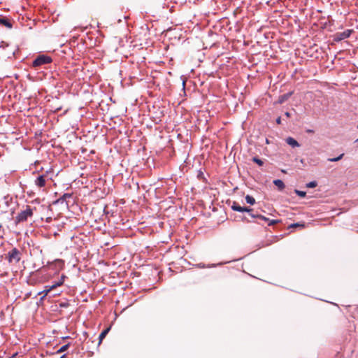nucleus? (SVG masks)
Masks as SVG:
<instances>
[{
  "mask_svg": "<svg viewBox=\"0 0 358 358\" xmlns=\"http://www.w3.org/2000/svg\"><path fill=\"white\" fill-rule=\"evenodd\" d=\"M20 252L15 248H13L8 253L7 259L9 263H17L20 262Z\"/></svg>",
  "mask_w": 358,
  "mask_h": 358,
  "instance_id": "obj_4",
  "label": "nucleus"
},
{
  "mask_svg": "<svg viewBox=\"0 0 358 358\" xmlns=\"http://www.w3.org/2000/svg\"><path fill=\"white\" fill-rule=\"evenodd\" d=\"M182 90H185V82L182 83Z\"/></svg>",
  "mask_w": 358,
  "mask_h": 358,
  "instance_id": "obj_38",
  "label": "nucleus"
},
{
  "mask_svg": "<svg viewBox=\"0 0 358 358\" xmlns=\"http://www.w3.org/2000/svg\"><path fill=\"white\" fill-rule=\"evenodd\" d=\"M109 331V329H104L99 335V344H100L103 339L106 337V336L107 335V334L108 333Z\"/></svg>",
  "mask_w": 358,
  "mask_h": 358,
  "instance_id": "obj_14",
  "label": "nucleus"
},
{
  "mask_svg": "<svg viewBox=\"0 0 358 358\" xmlns=\"http://www.w3.org/2000/svg\"><path fill=\"white\" fill-rule=\"evenodd\" d=\"M50 235H52V233L50 231H48V234H46V237L50 236Z\"/></svg>",
  "mask_w": 358,
  "mask_h": 358,
  "instance_id": "obj_35",
  "label": "nucleus"
},
{
  "mask_svg": "<svg viewBox=\"0 0 358 358\" xmlns=\"http://www.w3.org/2000/svg\"><path fill=\"white\" fill-rule=\"evenodd\" d=\"M45 353H46V355H54V352H49V351L48 350H46Z\"/></svg>",
  "mask_w": 358,
  "mask_h": 358,
  "instance_id": "obj_31",
  "label": "nucleus"
},
{
  "mask_svg": "<svg viewBox=\"0 0 358 358\" xmlns=\"http://www.w3.org/2000/svg\"><path fill=\"white\" fill-rule=\"evenodd\" d=\"M36 183L39 187L45 186V178H44V176L43 175L39 176L37 178L36 180Z\"/></svg>",
  "mask_w": 358,
  "mask_h": 358,
  "instance_id": "obj_13",
  "label": "nucleus"
},
{
  "mask_svg": "<svg viewBox=\"0 0 358 358\" xmlns=\"http://www.w3.org/2000/svg\"><path fill=\"white\" fill-rule=\"evenodd\" d=\"M294 192L299 196L301 197H305L306 195V192H303V191H301V190H298V189H295L294 190Z\"/></svg>",
  "mask_w": 358,
  "mask_h": 358,
  "instance_id": "obj_20",
  "label": "nucleus"
},
{
  "mask_svg": "<svg viewBox=\"0 0 358 358\" xmlns=\"http://www.w3.org/2000/svg\"><path fill=\"white\" fill-rule=\"evenodd\" d=\"M344 156V154L342 153L338 157H334V158H329L327 160L329 162H338L339 160H341Z\"/></svg>",
  "mask_w": 358,
  "mask_h": 358,
  "instance_id": "obj_17",
  "label": "nucleus"
},
{
  "mask_svg": "<svg viewBox=\"0 0 358 358\" xmlns=\"http://www.w3.org/2000/svg\"><path fill=\"white\" fill-rule=\"evenodd\" d=\"M203 176V173L201 171H199V173L198 174V178H202Z\"/></svg>",
  "mask_w": 358,
  "mask_h": 358,
  "instance_id": "obj_28",
  "label": "nucleus"
},
{
  "mask_svg": "<svg viewBox=\"0 0 358 358\" xmlns=\"http://www.w3.org/2000/svg\"><path fill=\"white\" fill-rule=\"evenodd\" d=\"M357 129H358V125H357Z\"/></svg>",
  "mask_w": 358,
  "mask_h": 358,
  "instance_id": "obj_45",
  "label": "nucleus"
},
{
  "mask_svg": "<svg viewBox=\"0 0 358 358\" xmlns=\"http://www.w3.org/2000/svg\"><path fill=\"white\" fill-rule=\"evenodd\" d=\"M197 266H198L199 268H205V267H206L205 264H203V263H200V264H197Z\"/></svg>",
  "mask_w": 358,
  "mask_h": 358,
  "instance_id": "obj_25",
  "label": "nucleus"
},
{
  "mask_svg": "<svg viewBox=\"0 0 358 358\" xmlns=\"http://www.w3.org/2000/svg\"><path fill=\"white\" fill-rule=\"evenodd\" d=\"M252 162L257 164L260 166L264 165V162L262 159H260L259 158H258L257 157H252Z\"/></svg>",
  "mask_w": 358,
  "mask_h": 358,
  "instance_id": "obj_16",
  "label": "nucleus"
},
{
  "mask_svg": "<svg viewBox=\"0 0 358 358\" xmlns=\"http://www.w3.org/2000/svg\"><path fill=\"white\" fill-rule=\"evenodd\" d=\"M1 228H2V225H1V224H0V230L1 229Z\"/></svg>",
  "mask_w": 358,
  "mask_h": 358,
  "instance_id": "obj_43",
  "label": "nucleus"
},
{
  "mask_svg": "<svg viewBox=\"0 0 358 358\" xmlns=\"http://www.w3.org/2000/svg\"><path fill=\"white\" fill-rule=\"evenodd\" d=\"M2 21L3 22V23H4L5 24H6V25H9V26H10V24H9L8 22H6V20H3Z\"/></svg>",
  "mask_w": 358,
  "mask_h": 358,
  "instance_id": "obj_34",
  "label": "nucleus"
},
{
  "mask_svg": "<svg viewBox=\"0 0 358 358\" xmlns=\"http://www.w3.org/2000/svg\"><path fill=\"white\" fill-rule=\"evenodd\" d=\"M308 132H309V133H313V130H308Z\"/></svg>",
  "mask_w": 358,
  "mask_h": 358,
  "instance_id": "obj_41",
  "label": "nucleus"
},
{
  "mask_svg": "<svg viewBox=\"0 0 358 358\" xmlns=\"http://www.w3.org/2000/svg\"><path fill=\"white\" fill-rule=\"evenodd\" d=\"M66 355H63L62 356H61L59 358H66Z\"/></svg>",
  "mask_w": 358,
  "mask_h": 358,
  "instance_id": "obj_37",
  "label": "nucleus"
},
{
  "mask_svg": "<svg viewBox=\"0 0 358 358\" xmlns=\"http://www.w3.org/2000/svg\"><path fill=\"white\" fill-rule=\"evenodd\" d=\"M273 184L276 187H278V189L280 190V191L284 189V188L285 187V185L284 182L281 180H279V179L274 180H273Z\"/></svg>",
  "mask_w": 358,
  "mask_h": 358,
  "instance_id": "obj_12",
  "label": "nucleus"
},
{
  "mask_svg": "<svg viewBox=\"0 0 358 358\" xmlns=\"http://www.w3.org/2000/svg\"><path fill=\"white\" fill-rule=\"evenodd\" d=\"M66 196H68V197H71V195H70V194H64V197H66Z\"/></svg>",
  "mask_w": 358,
  "mask_h": 358,
  "instance_id": "obj_36",
  "label": "nucleus"
},
{
  "mask_svg": "<svg viewBox=\"0 0 358 358\" xmlns=\"http://www.w3.org/2000/svg\"><path fill=\"white\" fill-rule=\"evenodd\" d=\"M285 116H286L287 117H291V114H290V113H289V112H285Z\"/></svg>",
  "mask_w": 358,
  "mask_h": 358,
  "instance_id": "obj_30",
  "label": "nucleus"
},
{
  "mask_svg": "<svg viewBox=\"0 0 358 358\" xmlns=\"http://www.w3.org/2000/svg\"><path fill=\"white\" fill-rule=\"evenodd\" d=\"M44 297H45V295L42 296L41 297V301H43Z\"/></svg>",
  "mask_w": 358,
  "mask_h": 358,
  "instance_id": "obj_39",
  "label": "nucleus"
},
{
  "mask_svg": "<svg viewBox=\"0 0 358 358\" xmlns=\"http://www.w3.org/2000/svg\"><path fill=\"white\" fill-rule=\"evenodd\" d=\"M69 347V344H66L61 347L59 350H57V353H61L66 351Z\"/></svg>",
  "mask_w": 358,
  "mask_h": 358,
  "instance_id": "obj_19",
  "label": "nucleus"
},
{
  "mask_svg": "<svg viewBox=\"0 0 358 358\" xmlns=\"http://www.w3.org/2000/svg\"><path fill=\"white\" fill-rule=\"evenodd\" d=\"M65 262L62 259H50L46 262V280H57L55 276L58 275L64 269Z\"/></svg>",
  "mask_w": 358,
  "mask_h": 358,
  "instance_id": "obj_1",
  "label": "nucleus"
},
{
  "mask_svg": "<svg viewBox=\"0 0 358 358\" xmlns=\"http://www.w3.org/2000/svg\"><path fill=\"white\" fill-rule=\"evenodd\" d=\"M292 95V92H289L287 94H285L282 96H280L278 101L276 102H275V104L276 103H278V104H282L285 101H286L288 99H289V97H291V96Z\"/></svg>",
  "mask_w": 358,
  "mask_h": 358,
  "instance_id": "obj_8",
  "label": "nucleus"
},
{
  "mask_svg": "<svg viewBox=\"0 0 358 358\" xmlns=\"http://www.w3.org/2000/svg\"><path fill=\"white\" fill-rule=\"evenodd\" d=\"M67 276L62 273L57 280H46V296H59L62 292L59 289L64 282Z\"/></svg>",
  "mask_w": 358,
  "mask_h": 358,
  "instance_id": "obj_2",
  "label": "nucleus"
},
{
  "mask_svg": "<svg viewBox=\"0 0 358 358\" xmlns=\"http://www.w3.org/2000/svg\"><path fill=\"white\" fill-rule=\"evenodd\" d=\"M52 62V59L50 57L46 56V64Z\"/></svg>",
  "mask_w": 358,
  "mask_h": 358,
  "instance_id": "obj_23",
  "label": "nucleus"
},
{
  "mask_svg": "<svg viewBox=\"0 0 358 358\" xmlns=\"http://www.w3.org/2000/svg\"><path fill=\"white\" fill-rule=\"evenodd\" d=\"M231 209L233 210H235V211H238V212H247V213H250L252 211H253V209L252 208H250L249 207H242L238 203L236 202V201H234L233 202V204L231 206Z\"/></svg>",
  "mask_w": 358,
  "mask_h": 358,
  "instance_id": "obj_6",
  "label": "nucleus"
},
{
  "mask_svg": "<svg viewBox=\"0 0 358 358\" xmlns=\"http://www.w3.org/2000/svg\"><path fill=\"white\" fill-rule=\"evenodd\" d=\"M353 31L352 29H346L342 32H338L336 35V41H342L345 38H348L350 36Z\"/></svg>",
  "mask_w": 358,
  "mask_h": 358,
  "instance_id": "obj_5",
  "label": "nucleus"
},
{
  "mask_svg": "<svg viewBox=\"0 0 358 358\" xmlns=\"http://www.w3.org/2000/svg\"><path fill=\"white\" fill-rule=\"evenodd\" d=\"M286 142L288 145H291L293 148L299 147V145H300L299 143L294 138H293L292 137H288L286 139Z\"/></svg>",
  "mask_w": 358,
  "mask_h": 358,
  "instance_id": "obj_11",
  "label": "nucleus"
},
{
  "mask_svg": "<svg viewBox=\"0 0 358 358\" xmlns=\"http://www.w3.org/2000/svg\"><path fill=\"white\" fill-rule=\"evenodd\" d=\"M357 141V142H358V138L357 139V141Z\"/></svg>",
  "mask_w": 358,
  "mask_h": 358,
  "instance_id": "obj_44",
  "label": "nucleus"
},
{
  "mask_svg": "<svg viewBox=\"0 0 358 358\" xmlns=\"http://www.w3.org/2000/svg\"><path fill=\"white\" fill-rule=\"evenodd\" d=\"M243 221H245V222H250V221H249L246 217H244V218L243 219Z\"/></svg>",
  "mask_w": 358,
  "mask_h": 358,
  "instance_id": "obj_33",
  "label": "nucleus"
},
{
  "mask_svg": "<svg viewBox=\"0 0 358 358\" xmlns=\"http://www.w3.org/2000/svg\"><path fill=\"white\" fill-rule=\"evenodd\" d=\"M45 220H46V223L49 222H50V220H52V217H46Z\"/></svg>",
  "mask_w": 358,
  "mask_h": 358,
  "instance_id": "obj_29",
  "label": "nucleus"
},
{
  "mask_svg": "<svg viewBox=\"0 0 358 358\" xmlns=\"http://www.w3.org/2000/svg\"><path fill=\"white\" fill-rule=\"evenodd\" d=\"M53 235H54V236H56V235H57V233H56V232H54V233H53Z\"/></svg>",
  "mask_w": 358,
  "mask_h": 358,
  "instance_id": "obj_42",
  "label": "nucleus"
},
{
  "mask_svg": "<svg viewBox=\"0 0 358 358\" xmlns=\"http://www.w3.org/2000/svg\"><path fill=\"white\" fill-rule=\"evenodd\" d=\"M250 213V215L252 217H253V218H257V216H258V215H259V214H257V213H256V214L252 213V212H250V213Z\"/></svg>",
  "mask_w": 358,
  "mask_h": 358,
  "instance_id": "obj_24",
  "label": "nucleus"
},
{
  "mask_svg": "<svg viewBox=\"0 0 358 358\" xmlns=\"http://www.w3.org/2000/svg\"><path fill=\"white\" fill-rule=\"evenodd\" d=\"M276 123L278 124H281V117H278L277 119H276Z\"/></svg>",
  "mask_w": 358,
  "mask_h": 358,
  "instance_id": "obj_26",
  "label": "nucleus"
},
{
  "mask_svg": "<svg viewBox=\"0 0 358 358\" xmlns=\"http://www.w3.org/2000/svg\"><path fill=\"white\" fill-rule=\"evenodd\" d=\"M45 146H46V148H48V150H50V148H49V143L46 141V144H45ZM48 157H50V153H49V151H48Z\"/></svg>",
  "mask_w": 358,
  "mask_h": 358,
  "instance_id": "obj_27",
  "label": "nucleus"
},
{
  "mask_svg": "<svg viewBox=\"0 0 358 358\" xmlns=\"http://www.w3.org/2000/svg\"><path fill=\"white\" fill-rule=\"evenodd\" d=\"M45 64V55H39L36 59L34 60L32 66L33 68H37L38 66Z\"/></svg>",
  "mask_w": 358,
  "mask_h": 358,
  "instance_id": "obj_7",
  "label": "nucleus"
},
{
  "mask_svg": "<svg viewBox=\"0 0 358 358\" xmlns=\"http://www.w3.org/2000/svg\"><path fill=\"white\" fill-rule=\"evenodd\" d=\"M9 45L8 43L5 42V41H1L0 43V48H2V49H5L6 48L8 47Z\"/></svg>",
  "mask_w": 358,
  "mask_h": 358,
  "instance_id": "obj_22",
  "label": "nucleus"
},
{
  "mask_svg": "<svg viewBox=\"0 0 358 358\" xmlns=\"http://www.w3.org/2000/svg\"><path fill=\"white\" fill-rule=\"evenodd\" d=\"M54 173V171L52 169V171H46V175H45V177H46V187L48 185H50V183H52L53 182L52 180V175Z\"/></svg>",
  "mask_w": 358,
  "mask_h": 358,
  "instance_id": "obj_10",
  "label": "nucleus"
},
{
  "mask_svg": "<svg viewBox=\"0 0 358 358\" xmlns=\"http://www.w3.org/2000/svg\"><path fill=\"white\" fill-rule=\"evenodd\" d=\"M32 209L30 206H27L24 210L20 212L15 217V222L18 224L27 220L28 217L32 215Z\"/></svg>",
  "mask_w": 358,
  "mask_h": 358,
  "instance_id": "obj_3",
  "label": "nucleus"
},
{
  "mask_svg": "<svg viewBox=\"0 0 358 358\" xmlns=\"http://www.w3.org/2000/svg\"><path fill=\"white\" fill-rule=\"evenodd\" d=\"M299 227L303 228L305 227V224H300V223H294L289 226V227H291V228H295V227Z\"/></svg>",
  "mask_w": 358,
  "mask_h": 358,
  "instance_id": "obj_21",
  "label": "nucleus"
},
{
  "mask_svg": "<svg viewBox=\"0 0 358 358\" xmlns=\"http://www.w3.org/2000/svg\"><path fill=\"white\" fill-rule=\"evenodd\" d=\"M257 217L258 219H260V220H264L266 222H268V226L274 225V224H278V223H279L280 222L279 220H269L268 218H267L265 216L262 215L260 214H259V215L257 216Z\"/></svg>",
  "mask_w": 358,
  "mask_h": 358,
  "instance_id": "obj_9",
  "label": "nucleus"
},
{
  "mask_svg": "<svg viewBox=\"0 0 358 358\" xmlns=\"http://www.w3.org/2000/svg\"><path fill=\"white\" fill-rule=\"evenodd\" d=\"M317 186V182L316 181H312L306 184V187L308 188H315Z\"/></svg>",
  "mask_w": 358,
  "mask_h": 358,
  "instance_id": "obj_18",
  "label": "nucleus"
},
{
  "mask_svg": "<svg viewBox=\"0 0 358 358\" xmlns=\"http://www.w3.org/2000/svg\"><path fill=\"white\" fill-rule=\"evenodd\" d=\"M245 201L248 203L250 205H253L255 203V199L250 195H247L245 196Z\"/></svg>",
  "mask_w": 358,
  "mask_h": 358,
  "instance_id": "obj_15",
  "label": "nucleus"
},
{
  "mask_svg": "<svg viewBox=\"0 0 358 358\" xmlns=\"http://www.w3.org/2000/svg\"><path fill=\"white\" fill-rule=\"evenodd\" d=\"M17 353H15V354H14V355L12 356V357H15V356H17Z\"/></svg>",
  "mask_w": 358,
  "mask_h": 358,
  "instance_id": "obj_40",
  "label": "nucleus"
},
{
  "mask_svg": "<svg viewBox=\"0 0 358 358\" xmlns=\"http://www.w3.org/2000/svg\"><path fill=\"white\" fill-rule=\"evenodd\" d=\"M148 93L149 94V95H150V96H153V94H152V91H148Z\"/></svg>",
  "mask_w": 358,
  "mask_h": 358,
  "instance_id": "obj_32",
  "label": "nucleus"
}]
</instances>
